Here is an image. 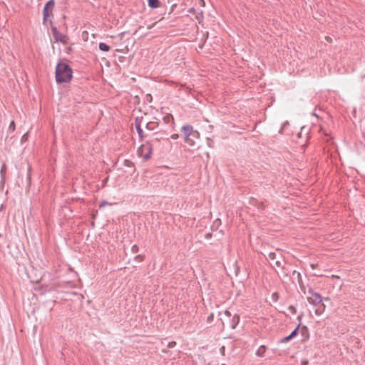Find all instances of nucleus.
<instances>
[{
  "label": "nucleus",
  "mask_w": 365,
  "mask_h": 365,
  "mask_svg": "<svg viewBox=\"0 0 365 365\" xmlns=\"http://www.w3.org/2000/svg\"><path fill=\"white\" fill-rule=\"evenodd\" d=\"M72 78V70L64 61H61L56 68V80L57 83H68Z\"/></svg>",
  "instance_id": "f257e3e1"
},
{
  "label": "nucleus",
  "mask_w": 365,
  "mask_h": 365,
  "mask_svg": "<svg viewBox=\"0 0 365 365\" xmlns=\"http://www.w3.org/2000/svg\"><path fill=\"white\" fill-rule=\"evenodd\" d=\"M153 152V146L148 141L141 145L138 149V155L143 160H147L150 158Z\"/></svg>",
  "instance_id": "f03ea898"
},
{
  "label": "nucleus",
  "mask_w": 365,
  "mask_h": 365,
  "mask_svg": "<svg viewBox=\"0 0 365 365\" xmlns=\"http://www.w3.org/2000/svg\"><path fill=\"white\" fill-rule=\"evenodd\" d=\"M54 0L48 1L44 6L43 9V22L45 23L48 18L52 16V11L54 8Z\"/></svg>",
  "instance_id": "7ed1b4c3"
},
{
  "label": "nucleus",
  "mask_w": 365,
  "mask_h": 365,
  "mask_svg": "<svg viewBox=\"0 0 365 365\" xmlns=\"http://www.w3.org/2000/svg\"><path fill=\"white\" fill-rule=\"evenodd\" d=\"M309 294V295L307 297V300L310 304L317 305L321 303L322 298L319 293L310 291Z\"/></svg>",
  "instance_id": "20e7f679"
},
{
  "label": "nucleus",
  "mask_w": 365,
  "mask_h": 365,
  "mask_svg": "<svg viewBox=\"0 0 365 365\" xmlns=\"http://www.w3.org/2000/svg\"><path fill=\"white\" fill-rule=\"evenodd\" d=\"M181 132L184 135V138L191 135L192 137H196L197 135V131L195 130L192 126L190 125H185L182 127Z\"/></svg>",
  "instance_id": "39448f33"
},
{
  "label": "nucleus",
  "mask_w": 365,
  "mask_h": 365,
  "mask_svg": "<svg viewBox=\"0 0 365 365\" xmlns=\"http://www.w3.org/2000/svg\"><path fill=\"white\" fill-rule=\"evenodd\" d=\"M51 31H52V33H53V37H54L55 40H56L57 42H61V43H63V44H66V42H67V37H66L64 34H63L60 33V32L56 29V27H53V28L51 29Z\"/></svg>",
  "instance_id": "423d86ee"
},
{
  "label": "nucleus",
  "mask_w": 365,
  "mask_h": 365,
  "mask_svg": "<svg viewBox=\"0 0 365 365\" xmlns=\"http://www.w3.org/2000/svg\"><path fill=\"white\" fill-rule=\"evenodd\" d=\"M268 258L270 261V264L273 267H282V261L277 259L276 254L274 252H270L268 255Z\"/></svg>",
  "instance_id": "0eeeda50"
},
{
  "label": "nucleus",
  "mask_w": 365,
  "mask_h": 365,
  "mask_svg": "<svg viewBox=\"0 0 365 365\" xmlns=\"http://www.w3.org/2000/svg\"><path fill=\"white\" fill-rule=\"evenodd\" d=\"M200 138V133L197 131V135L196 137H192L191 135H189L188 137H186L184 138L185 142L190 147H193L195 145V140L199 139Z\"/></svg>",
  "instance_id": "6e6552de"
},
{
  "label": "nucleus",
  "mask_w": 365,
  "mask_h": 365,
  "mask_svg": "<svg viewBox=\"0 0 365 365\" xmlns=\"http://www.w3.org/2000/svg\"><path fill=\"white\" fill-rule=\"evenodd\" d=\"M299 325L287 336L283 338L282 340H281V342L282 343H286V342H288L289 341H290L291 339H292L294 337H295L297 334H298V329H299Z\"/></svg>",
  "instance_id": "1a4fd4ad"
},
{
  "label": "nucleus",
  "mask_w": 365,
  "mask_h": 365,
  "mask_svg": "<svg viewBox=\"0 0 365 365\" xmlns=\"http://www.w3.org/2000/svg\"><path fill=\"white\" fill-rule=\"evenodd\" d=\"M239 322H240V317L238 315L235 314L232 319V324H231L232 329H235V327L238 324Z\"/></svg>",
  "instance_id": "9d476101"
},
{
  "label": "nucleus",
  "mask_w": 365,
  "mask_h": 365,
  "mask_svg": "<svg viewBox=\"0 0 365 365\" xmlns=\"http://www.w3.org/2000/svg\"><path fill=\"white\" fill-rule=\"evenodd\" d=\"M148 5L151 8H157L159 6V0H148Z\"/></svg>",
  "instance_id": "9b49d317"
},
{
  "label": "nucleus",
  "mask_w": 365,
  "mask_h": 365,
  "mask_svg": "<svg viewBox=\"0 0 365 365\" xmlns=\"http://www.w3.org/2000/svg\"><path fill=\"white\" fill-rule=\"evenodd\" d=\"M265 346H261L258 348V349L256 351V354L259 356H262L265 352Z\"/></svg>",
  "instance_id": "f8f14e48"
},
{
  "label": "nucleus",
  "mask_w": 365,
  "mask_h": 365,
  "mask_svg": "<svg viewBox=\"0 0 365 365\" xmlns=\"http://www.w3.org/2000/svg\"><path fill=\"white\" fill-rule=\"evenodd\" d=\"M99 48L103 51H108L110 49V47L105 43H100Z\"/></svg>",
  "instance_id": "ddd939ff"
},
{
  "label": "nucleus",
  "mask_w": 365,
  "mask_h": 365,
  "mask_svg": "<svg viewBox=\"0 0 365 365\" xmlns=\"http://www.w3.org/2000/svg\"><path fill=\"white\" fill-rule=\"evenodd\" d=\"M162 139H163V135L162 133H155V138H154V140L157 141V142H159Z\"/></svg>",
  "instance_id": "4468645a"
},
{
  "label": "nucleus",
  "mask_w": 365,
  "mask_h": 365,
  "mask_svg": "<svg viewBox=\"0 0 365 365\" xmlns=\"http://www.w3.org/2000/svg\"><path fill=\"white\" fill-rule=\"evenodd\" d=\"M322 307H323L322 309L319 308V309L315 310V314L319 316V315H321L324 312V308H325V305L322 304Z\"/></svg>",
  "instance_id": "2eb2a0df"
},
{
  "label": "nucleus",
  "mask_w": 365,
  "mask_h": 365,
  "mask_svg": "<svg viewBox=\"0 0 365 365\" xmlns=\"http://www.w3.org/2000/svg\"><path fill=\"white\" fill-rule=\"evenodd\" d=\"M163 119L166 123H168L170 121L173 120V118L172 115H167L164 117Z\"/></svg>",
  "instance_id": "dca6fc26"
},
{
  "label": "nucleus",
  "mask_w": 365,
  "mask_h": 365,
  "mask_svg": "<svg viewBox=\"0 0 365 365\" xmlns=\"http://www.w3.org/2000/svg\"><path fill=\"white\" fill-rule=\"evenodd\" d=\"M154 125H155V123L153 122L148 123L146 124V128L149 130H153V129H154Z\"/></svg>",
  "instance_id": "f3484780"
},
{
  "label": "nucleus",
  "mask_w": 365,
  "mask_h": 365,
  "mask_svg": "<svg viewBox=\"0 0 365 365\" xmlns=\"http://www.w3.org/2000/svg\"><path fill=\"white\" fill-rule=\"evenodd\" d=\"M28 138H29V134H28V133H25V134L21 137V143L26 142V141L28 140Z\"/></svg>",
  "instance_id": "a211bd4d"
},
{
  "label": "nucleus",
  "mask_w": 365,
  "mask_h": 365,
  "mask_svg": "<svg viewBox=\"0 0 365 365\" xmlns=\"http://www.w3.org/2000/svg\"><path fill=\"white\" fill-rule=\"evenodd\" d=\"M135 126H136V129L138 130V133H139L140 135H141V133L143 132L142 129L140 128V124H138V123H135Z\"/></svg>",
  "instance_id": "6ab92c4d"
},
{
  "label": "nucleus",
  "mask_w": 365,
  "mask_h": 365,
  "mask_svg": "<svg viewBox=\"0 0 365 365\" xmlns=\"http://www.w3.org/2000/svg\"><path fill=\"white\" fill-rule=\"evenodd\" d=\"M202 17V11H200V12H197L196 13V15H195V18L197 19V20H200L201 18Z\"/></svg>",
  "instance_id": "aec40b11"
},
{
  "label": "nucleus",
  "mask_w": 365,
  "mask_h": 365,
  "mask_svg": "<svg viewBox=\"0 0 365 365\" xmlns=\"http://www.w3.org/2000/svg\"><path fill=\"white\" fill-rule=\"evenodd\" d=\"M9 129L14 131L15 130V123L14 121H11L9 125Z\"/></svg>",
  "instance_id": "412c9836"
},
{
  "label": "nucleus",
  "mask_w": 365,
  "mask_h": 365,
  "mask_svg": "<svg viewBox=\"0 0 365 365\" xmlns=\"http://www.w3.org/2000/svg\"><path fill=\"white\" fill-rule=\"evenodd\" d=\"M175 345H176V342L175 341H170V342L168 343V348H173Z\"/></svg>",
  "instance_id": "4be33fe9"
},
{
  "label": "nucleus",
  "mask_w": 365,
  "mask_h": 365,
  "mask_svg": "<svg viewBox=\"0 0 365 365\" xmlns=\"http://www.w3.org/2000/svg\"><path fill=\"white\" fill-rule=\"evenodd\" d=\"M6 165H5V164H4V165H2L1 169V175H3V174L6 172Z\"/></svg>",
  "instance_id": "5701e85b"
},
{
  "label": "nucleus",
  "mask_w": 365,
  "mask_h": 365,
  "mask_svg": "<svg viewBox=\"0 0 365 365\" xmlns=\"http://www.w3.org/2000/svg\"><path fill=\"white\" fill-rule=\"evenodd\" d=\"M107 205H111L110 203L106 202V201H103L102 202L101 204H100V207H103Z\"/></svg>",
  "instance_id": "b1692460"
},
{
  "label": "nucleus",
  "mask_w": 365,
  "mask_h": 365,
  "mask_svg": "<svg viewBox=\"0 0 365 365\" xmlns=\"http://www.w3.org/2000/svg\"><path fill=\"white\" fill-rule=\"evenodd\" d=\"M213 319V314H211L208 317H207V322H211Z\"/></svg>",
  "instance_id": "393cba45"
},
{
  "label": "nucleus",
  "mask_w": 365,
  "mask_h": 365,
  "mask_svg": "<svg viewBox=\"0 0 365 365\" xmlns=\"http://www.w3.org/2000/svg\"><path fill=\"white\" fill-rule=\"evenodd\" d=\"M178 137H179L178 134H173L171 135V138L173 139V140H175V139L178 138Z\"/></svg>",
  "instance_id": "a878e982"
},
{
  "label": "nucleus",
  "mask_w": 365,
  "mask_h": 365,
  "mask_svg": "<svg viewBox=\"0 0 365 365\" xmlns=\"http://www.w3.org/2000/svg\"><path fill=\"white\" fill-rule=\"evenodd\" d=\"M132 251H133V252H136L138 251V247H137L136 245H133V246L132 247Z\"/></svg>",
  "instance_id": "bb28decb"
},
{
  "label": "nucleus",
  "mask_w": 365,
  "mask_h": 365,
  "mask_svg": "<svg viewBox=\"0 0 365 365\" xmlns=\"http://www.w3.org/2000/svg\"><path fill=\"white\" fill-rule=\"evenodd\" d=\"M289 309L292 311V312L293 314H294V313L296 312V309H295V308H294V307H289Z\"/></svg>",
  "instance_id": "cd10ccee"
},
{
  "label": "nucleus",
  "mask_w": 365,
  "mask_h": 365,
  "mask_svg": "<svg viewBox=\"0 0 365 365\" xmlns=\"http://www.w3.org/2000/svg\"><path fill=\"white\" fill-rule=\"evenodd\" d=\"M225 314L227 315V317H230L231 316V314L229 311H225Z\"/></svg>",
  "instance_id": "c85d7f7f"
},
{
  "label": "nucleus",
  "mask_w": 365,
  "mask_h": 365,
  "mask_svg": "<svg viewBox=\"0 0 365 365\" xmlns=\"http://www.w3.org/2000/svg\"><path fill=\"white\" fill-rule=\"evenodd\" d=\"M331 278H333V279H339V276H337V275H334V274L331 275Z\"/></svg>",
  "instance_id": "c756f323"
},
{
  "label": "nucleus",
  "mask_w": 365,
  "mask_h": 365,
  "mask_svg": "<svg viewBox=\"0 0 365 365\" xmlns=\"http://www.w3.org/2000/svg\"><path fill=\"white\" fill-rule=\"evenodd\" d=\"M135 258L136 259H139L140 261L143 260V257L141 256H140V255L137 256Z\"/></svg>",
  "instance_id": "7c9ffc66"
},
{
  "label": "nucleus",
  "mask_w": 365,
  "mask_h": 365,
  "mask_svg": "<svg viewBox=\"0 0 365 365\" xmlns=\"http://www.w3.org/2000/svg\"><path fill=\"white\" fill-rule=\"evenodd\" d=\"M200 4L204 6H205V1L203 0H200Z\"/></svg>",
  "instance_id": "2f4dec72"
},
{
  "label": "nucleus",
  "mask_w": 365,
  "mask_h": 365,
  "mask_svg": "<svg viewBox=\"0 0 365 365\" xmlns=\"http://www.w3.org/2000/svg\"><path fill=\"white\" fill-rule=\"evenodd\" d=\"M189 12H190V13H194V12H195V9H192H192H189Z\"/></svg>",
  "instance_id": "473e14b6"
},
{
  "label": "nucleus",
  "mask_w": 365,
  "mask_h": 365,
  "mask_svg": "<svg viewBox=\"0 0 365 365\" xmlns=\"http://www.w3.org/2000/svg\"><path fill=\"white\" fill-rule=\"evenodd\" d=\"M326 39L327 41H328L329 42H331V38H329V37H326Z\"/></svg>",
  "instance_id": "72a5a7b5"
},
{
  "label": "nucleus",
  "mask_w": 365,
  "mask_h": 365,
  "mask_svg": "<svg viewBox=\"0 0 365 365\" xmlns=\"http://www.w3.org/2000/svg\"><path fill=\"white\" fill-rule=\"evenodd\" d=\"M311 267L314 269H315V268H316V265H315V264H311Z\"/></svg>",
  "instance_id": "f704fd0d"
},
{
  "label": "nucleus",
  "mask_w": 365,
  "mask_h": 365,
  "mask_svg": "<svg viewBox=\"0 0 365 365\" xmlns=\"http://www.w3.org/2000/svg\"><path fill=\"white\" fill-rule=\"evenodd\" d=\"M276 297H277V294H276V293H274V294H273V298H276Z\"/></svg>",
  "instance_id": "c9c22d12"
},
{
  "label": "nucleus",
  "mask_w": 365,
  "mask_h": 365,
  "mask_svg": "<svg viewBox=\"0 0 365 365\" xmlns=\"http://www.w3.org/2000/svg\"><path fill=\"white\" fill-rule=\"evenodd\" d=\"M224 350H225V347H224V346H222V347L221 348V351H224Z\"/></svg>",
  "instance_id": "e433bc0d"
},
{
  "label": "nucleus",
  "mask_w": 365,
  "mask_h": 365,
  "mask_svg": "<svg viewBox=\"0 0 365 365\" xmlns=\"http://www.w3.org/2000/svg\"><path fill=\"white\" fill-rule=\"evenodd\" d=\"M307 362L306 361V362H304V364L303 365H307Z\"/></svg>",
  "instance_id": "4c0bfd02"
},
{
  "label": "nucleus",
  "mask_w": 365,
  "mask_h": 365,
  "mask_svg": "<svg viewBox=\"0 0 365 365\" xmlns=\"http://www.w3.org/2000/svg\"><path fill=\"white\" fill-rule=\"evenodd\" d=\"M2 205H0V210L1 209Z\"/></svg>",
  "instance_id": "58836bf2"
}]
</instances>
